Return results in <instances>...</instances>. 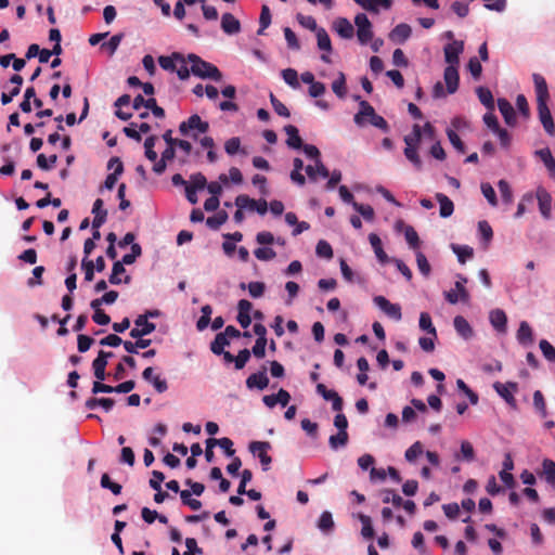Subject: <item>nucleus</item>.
I'll return each instance as SVG.
<instances>
[{
    "label": "nucleus",
    "mask_w": 555,
    "mask_h": 555,
    "mask_svg": "<svg viewBox=\"0 0 555 555\" xmlns=\"http://www.w3.org/2000/svg\"><path fill=\"white\" fill-rule=\"evenodd\" d=\"M532 79L537 94L538 114L544 130L550 134H555V125L547 106L550 99L548 88L545 78L540 74H533Z\"/></svg>",
    "instance_id": "nucleus-1"
},
{
    "label": "nucleus",
    "mask_w": 555,
    "mask_h": 555,
    "mask_svg": "<svg viewBox=\"0 0 555 555\" xmlns=\"http://www.w3.org/2000/svg\"><path fill=\"white\" fill-rule=\"evenodd\" d=\"M423 133L431 140L435 139V127L429 121H427L423 128L415 124L412 128V132L404 137V156L409 162L413 164L417 170H421L423 166L421 157L417 153Z\"/></svg>",
    "instance_id": "nucleus-2"
},
{
    "label": "nucleus",
    "mask_w": 555,
    "mask_h": 555,
    "mask_svg": "<svg viewBox=\"0 0 555 555\" xmlns=\"http://www.w3.org/2000/svg\"><path fill=\"white\" fill-rule=\"evenodd\" d=\"M188 61L191 63V73L203 79H212L215 81H220L222 79V74L219 68L201 59L198 55L194 53H190L188 55Z\"/></svg>",
    "instance_id": "nucleus-3"
},
{
    "label": "nucleus",
    "mask_w": 555,
    "mask_h": 555,
    "mask_svg": "<svg viewBox=\"0 0 555 555\" xmlns=\"http://www.w3.org/2000/svg\"><path fill=\"white\" fill-rule=\"evenodd\" d=\"M354 24L357 26V37L361 44L369 43L374 36L372 29V23L364 13H358L354 17Z\"/></svg>",
    "instance_id": "nucleus-4"
},
{
    "label": "nucleus",
    "mask_w": 555,
    "mask_h": 555,
    "mask_svg": "<svg viewBox=\"0 0 555 555\" xmlns=\"http://www.w3.org/2000/svg\"><path fill=\"white\" fill-rule=\"evenodd\" d=\"M134 387H135V382L132 380V379L126 380L124 383H120L119 385H117L115 387L111 386V385H106L104 383L93 382L92 393L93 395H96V393H100V392H104V393H112V392L128 393L131 390H133Z\"/></svg>",
    "instance_id": "nucleus-5"
},
{
    "label": "nucleus",
    "mask_w": 555,
    "mask_h": 555,
    "mask_svg": "<svg viewBox=\"0 0 555 555\" xmlns=\"http://www.w3.org/2000/svg\"><path fill=\"white\" fill-rule=\"evenodd\" d=\"M270 449H271V444L268 441H253L249 443V451L255 456L259 457L263 470H268L269 465L272 462L271 456L268 455V450H270Z\"/></svg>",
    "instance_id": "nucleus-6"
},
{
    "label": "nucleus",
    "mask_w": 555,
    "mask_h": 555,
    "mask_svg": "<svg viewBox=\"0 0 555 555\" xmlns=\"http://www.w3.org/2000/svg\"><path fill=\"white\" fill-rule=\"evenodd\" d=\"M374 304L390 319L400 321L402 318L401 307L398 304L390 302L384 296H375L373 299Z\"/></svg>",
    "instance_id": "nucleus-7"
},
{
    "label": "nucleus",
    "mask_w": 555,
    "mask_h": 555,
    "mask_svg": "<svg viewBox=\"0 0 555 555\" xmlns=\"http://www.w3.org/2000/svg\"><path fill=\"white\" fill-rule=\"evenodd\" d=\"M197 130L201 133H205L209 129V124L207 121L202 120V118L194 114L184 120L179 126V131L182 135H186L190 130Z\"/></svg>",
    "instance_id": "nucleus-8"
},
{
    "label": "nucleus",
    "mask_w": 555,
    "mask_h": 555,
    "mask_svg": "<svg viewBox=\"0 0 555 555\" xmlns=\"http://www.w3.org/2000/svg\"><path fill=\"white\" fill-rule=\"evenodd\" d=\"M235 205L238 208H248L250 210H256L259 215H264L268 210V203L266 199L256 201L244 194L238 195L235 198Z\"/></svg>",
    "instance_id": "nucleus-9"
},
{
    "label": "nucleus",
    "mask_w": 555,
    "mask_h": 555,
    "mask_svg": "<svg viewBox=\"0 0 555 555\" xmlns=\"http://www.w3.org/2000/svg\"><path fill=\"white\" fill-rule=\"evenodd\" d=\"M464 50V42L461 40H453V42L448 43L443 48L444 60L448 63V66L457 67L460 64V54Z\"/></svg>",
    "instance_id": "nucleus-10"
},
{
    "label": "nucleus",
    "mask_w": 555,
    "mask_h": 555,
    "mask_svg": "<svg viewBox=\"0 0 555 555\" xmlns=\"http://www.w3.org/2000/svg\"><path fill=\"white\" fill-rule=\"evenodd\" d=\"M495 391L513 408H516V399L513 395L517 390V384L507 382L505 384L496 382L493 384Z\"/></svg>",
    "instance_id": "nucleus-11"
},
{
    "label": "nucleus",
    "mask_w": 555,
    "mask_h": 555,
    "mask_svg": "<svg viewBox=\"0 0 555 555\" xmlns=\"http://www.w3.org/2000/svg\"><path fill=\"white\" fill-rule=\"evenodd\" d=\"M269 377L267 375V367L262 366L257 373L250 374L246 379V387L248 389L263 390L269 385Z\"/></svg>",
    "instance_id": "nucleus-12"
},
{
    "label": "nucleus",
    "mask_w": 555,
    "mask_h": 555,
    "mask_svg": "<svg viewBox=\"0 0 555 555\" xmlns=\"http://www.w3.org/2000/svg\"><path fill=\"white\" fill-rule=\"evenodd\" d=\"M537 199L541 215L548 219L552 212V196L544 188H538Z\"/></svg>",
    "instance_id": "nucleus-13"
},
{
    "label": "nucleus",
    "mask_w": 555,
    "mask_h": 555,
    "mask_svg": "<svg viewBox=\"0 0 555 555\" xmlns=\"http://www.w3.org/2000/svg\"><path fill=\"white\" fill-rule=\"evenodd\" d=\"M153 373H154V370L152 366L146 367L142 372L143 379L151 383L158 393H163V392L167 391L168 384H167L166 379H162L159 377V375H154Z\"/></svg>",
    "instance_id": "nucleus-14"
},
{
    "label": "nucleus",
    "mask_w": 555,
    "mask_h": 555,
    "mask_svg": "<svg viewBox=\"0 0 555 555\" xmlns=\"http://www.w3.org/2000/svg\"><path fill=\"white\" fill-rule=\"evenodd\" d=\"M443 78L447 86V91L450 94L456 92L459 88L460 75L457 67L455 66H447L443 73Z\"/></svg>",
    "instance_id": "nucleus-15"
},
{
    "label": "nucleus",
    "mask_w": 555,
    "mask_h": 555,
    "mask_svg": "<svg viewBox=\"0 0 555 555\" xmlns=\"http://www.w3.org/2000/svg\"><path fill=\"white\" fill-rule=\"evenodd\" d=\"M253 309V305L247 299H241L237 304V322L243 328H246L251 323V318L249 315L250 310Z\"/></svg>",
    "instance_id": "nucleus-16"
},
{
    "label": "nucleus",
    "mask_w": 555,
    "mask_h": 555,
    "mask_svg": "<svg viewBox=\"0 0 555 555\" xmlns=\"http://www.w3.org/2000/svg\"><path fill=\"white\" fill-rule=\"evenodd\" d=\"M498 108L508 126L516 125V113L512 104L504 98L498 100Z\"/></svg>",
    "instance_id": "nucleus-17"
},
{
    "label": "nucleus",
    "mask_w": 555,
    "mask_h": 555,
    "mask_svg": "<svg viewBox=\"0 0 555 555\" xmlns=\"http://www.w3.org/2000/svg\"><path fill=\"white\" fill-rule=\"evenodd\" d=\"M412 34V28L405 23L398 24L389 34V39L393 42L403 43Z\"/></svg>",
    "instance_id": "nucleus-18"
},
{
    "label": "nucleus",
    "mask_w": 555,
    "mask_h": 555,
    "mask_svg": "<svg viewBox=\"0 0 555 555\" xmlns=\"http://www.w3.org/2000/svg\"><path fill=\"white\" fill-rule=\"evenodd\" d=\"M376 115V112L374 107L367 102V101H361L360 102V111L354 115V122L359 127H363L365 125V118L367 117L369 120Z\"/></svg>",
    "instance_id": "nucleus-19"
},
{
    "label": "nucleus",
    "mask_w": 555,
    "mask_h": 555,
    "mask_svg": "<svg viewBox=\"0 0 555 555\" xmlns=\"http://www.w3.org/2000/svg\"><path fill=\"white\" fill-rule=\"evenodd\" d=\"M221 28L228 35H234L241 31L240 21L231 13H224L221 17Z\"/></svg>",
    "instance_id": "nucleus-20"
},
{
    "label": "nucleus",
    "mask_w": 555,
    "mask_h": 555,
    "mask_svg": "<svg viewBox=\"0 0 555 555\" xmlns=\"http://www.w3.org/2000/svg\"><path fill=\"white\" fill-rule=\"evenodd\" d=\"M334 29L344 39H351L354 35L353 25L346 17H338L334 22Z\"/></svg>",
    "instance_id": "nucleus-21"
},
{
    "label": "nucleus",
    "mask_w": 555,
    "mask_h": 555,
    "mask_svg": "<svg viewBox=\"0 0 555 555\" xmlns=\"http://www.w3.org/2000/svg\"><path fill=\"white\" fill-rule=\"evenodd\" d=\"M491 325L500 333L506 331L507 317L501 309H494L489 315Z\"/></svg>",
    "instance_id": "nucleus-22"
},
{
    "label": "nucleus",
    "mask_w": 555,
    "mask_h": 555,
    "mask_svg": "<svg viewBox=\"0 0 555 555\" xmlns=\"http://www.w3.org/2000/svg\"><path fill=\"white\" fill-rule=\"evenodd\" d=\"M454 328L464 339H469L474 335V331L467 320L462 315H456L453 320Z\"/></svg>",
    "instance_id": "nucleus-23"
},
{
    "label": "nucleus",
    "mask_w": 555,
    "mask_h": 555,
    "mask_svg": "<svg viewBox=\"0 0 555 555\" xmlns=\"http://www.w3.org/2000/svg\"><path fill=\"white\" fill-rule=\"evenodd\" d=\"M158 63L163 69L175 72L178 63H183V54L175 52L170 56H159Z\"/></svg>",
    "instance_id": "nucleus-24"
},
{
    "label": "nucleus",
    "mask_w": 555,
    "mask_h": 555,
    "mask_svg": "<svg viewBox=\"0 0 555 555\" xmlns=\"http://www.w3.org/2000/svg\"><path fill=\"white\" fill-rule=\"evenodd\" d=\"M284 131L288 137L286 140V144L295 150L301 149L304 143L301 138L299 137L298 129L293 125H287L284 127Z\"/></svg>",
    "instance_id": "nucleus-25"
},
{
    "label": "nucleus",
    "mask_w": 555,
    "mask_h": 555,
    "mask_svg": "<svg viewBox=\"0 0 555 555\" xmlns=\"http://www.w3.org/2000/svg\"><path fill=\"white\" fill-rule=\"evenodd\" d=\"M535 155L543 162L551 177H555V158L553 157L551 150L548 147L538 150L535 151Z\"/></svg>",
    "instance_id": "nucleus-26"
},
{
    "label": "nucleus",
    "mask_w": 555,
    "mask_h": 555,
    "mask_svg": "<svg viewBox=\"0 0 555 555\" xmlns=\"http://www.w3.org/2000/svg\"><path fill=\"white\" fill-rule=\"evenodd\" d=\"M115 404L114 399L112 398H95L91 397L86 401V408L89 410H94L98 406H102L105 412H109Z\"/></svg>",
    "instance_id": "nucleus-27"
},
{
    "label": "nucleus",
    "mask_w": 555,
    "mask_h": 555,
    "mask_svg": "<svg viewBox=\"0 0 555 555\" xmlns=\"http://www.w3.org/2000/svg\"><path fill=\"white\" fill-rule=\"evenodd\" d=\"M436 198L440 205V210H439L440 216L442 218L450 217L454 211L453 202L447 195H444L442 193H437Z\"/></svg>",
    "instance_id": "nucleus-28"
},
{
    "label": "nucleus",
    "mask_w": 555,
    "mask_h": 555,
    "mask_svg": "<svg viewBox=\"0 0 555 555\" xmlns=\"http://www.w3.org/2000/svg\"><path fill=\"white\" fill-rule=\"evenodd\" d=\"M370 244L372 245L374 253L382 263H386L388 261V256L383 249L382 241L379 236L375 233H371L369 235Z\"/></svg>",
    "instance_id": "nucleus-29"
},
{
    "label": "nucleus",
    "mask_w": 555,
    "mask_h": 555,
    "mask_svg": "<svg viewBox=\"0 0 555 555\" xmlns=\"http://www.w3.org/2000/svg\"><path fill=\"white\" fill-rule=\"evenodd\" d=\"M545 481L555 487V462L551 459H544L542 462V473Z\"/></svg>",
    "instance_id": "nucleus-30"
},
{
    "label": "nucleus",
    "mask_w": 555,
    "mask_h": 555,
    "mask_svg": "<svg viewBox=\"0 0 555 555\" xmlns=\"http://www.w3.org/2000/svg\"><path fill=\"white\" fill-rule=\"evenodd\" d=\"M113 162H117V167L114 169V172L107 175L105 181H104V188L107 190H112L117 180L118 176H120L124 171V165L119 157H114Z\"/></svg>",
    "instance_id": "nucleus-31"
},
{
    "label": "nucleus",
    "mask_w": 555,
    "mask_h": 555,
    "mask_svg": "<svg viewBox=\"0 0 555 555\" xmlns=\"http://www.w3.org/2000/svg\"><path fill=\"white\" fill-rule=\"evenodd\" d=\"M477 96L479 101L486 106L489 111H494V99L492 92L486 87H478L476 89Z\"/></svg>",
    "instance_id": "nucleus-32"
},
{
    "label": "nucleus",
    "mask_w": 555,
    "mask_h": 555,
    "mask_svg": "<svg viewBox=\"0 0 555 555\" xmlns=\"http://www.w3.org/2000/svg\"><path fill=\"white\" fill-rule=\"evenodd\" d=\"M317 40H318V48L322 51H325L326 53H331L332 48V41L324 28H319L317 30Z\"/></svg>",
    "instance_id": "nucleus-33"
},
{
    "label": "nucleus",
    "mask_w": 555,
    "mask_h": 555,
    "mask_svg": "<svg viewBox=\"0 0 555 555\" xmlns=\"http://www.w3.org/2000/svg\"><path fill=\"white\" fill-rule=\"evenodd\" d=\"M230 345V340L224 334L218 333L215 339L210 343V350L212 353L220 356L224 351V347Z\"/></svg>",
    "instance_id": "nucleus-34"
},
{
    "label": "nucleus",
    "mask_w": 555,
    "mask_h": 555,
    "mask_svg": "<svg viewBox=\"0 0 555 555\" xmlns=\"http://www.w3.org/2000/svg\"><path fill=\"white\" fill-rule=\"evenodd\" d=\"M228 220V212L225 210H219L216 215L208 217L206 224L211 230H218Z\"/></svg>",
    "instance_id": "nucleus-35"
},
{
    "label": "nucleus",
    "mask_w": 555,
    "mask_h": 555,
    "mask_svg": "<svg viewBox=\"0 0 555 555\" xmlns=\"http://www.w3.org/2000/svg\"><path fill=\"white\" fill-rule=\"evenodd\" d=\"M333 92L340 99L346 96V77L344 73H338V77L332 83Z\"/></svg>",
    "instance_id": "nucleus-36"
},
{
    "label": "nucleus",
    "mask_w": 555,
    "mask_h": 555,
    "mask_svg": "<svg viewBox=\"0 0 555 555\" xmlns=\"http://www.w3.org/2000/svg\"><path fill=\"white\" fill-rule=\"evenodd\" d=\"M517 339L520 344L532 343V330L526 321H522L519 325Z\"/></svg>",
    "instance_id": "nucleus-37"
},
{
    "label": "nucleus",
    "mask_w": 555,
    "mask_h": 555,
    "mask_svg": "<svg viewBox=\"0 0 555 555\" xmlns=\"http://www.w3.org/2000/svg\"><path fill=\"white\" fill-rule=\"evenodd\" d=\"M359 519L362 524L361 534L364 539L371 540L374 538V529L372 526L371 517L364 514L359 515Z\"/></svg>",
    "instance_id": "nucleus-38"
},
{
    "label": "nucleus",
    "mask_w": 555,
    "mask_h": 555,
    "mask_svg": "<svg viewBox=\"0 0 555 555\" xmlns=\"http://www.w3.org/2000/svg\"><path fill=\"white\" fill-rule=\"evenodd\" d=\"M348 433L347 431H338L336 435H332L328 439L330 447L333 450H337L340 447H345L348 443Z\"/></svg>",
    "instance_id": "nucleus-39"
},
{
    "label": "nucleus",
    "mask_w": 555,
    "mask_h": 555,
    "mask_svg": "<svg viewBox=\"0 0 555 555\" xmlns=\"http://www.w3.org/2000/svg\"><path fill=\"white\" fill-rule=\"evenodd\" d=\"M404 237L409 244V246L412 248V249H417L421 245V240H420V236L417 234V232L415 231V229L411 225H408L404 230Z\"/></svg>",
    "instance_id": "nucleus-40"
},
{
    "label": "nucleus",
    "mask_w": 555,
    "mask_h": 555,
    "mask_svg": "<svg viewBox=\"0 0 555 555\" xmlns=\"http://www.w3.org/2000/svg\"><path fill=\"white\" fill-rule=\"evenodd\" d=\"M224 151L228 155H235L238 152L246 154L244 150H241V139L238 137L230 138L224 143Z\"/></svg>",
    "instance_id": "nucleus-41"
},
{
    "label": "nucleus",
    "mask_w": 555,
    "mask_h": 555,
    "mask_svg": "<svg viewBox=\"0 0 555 555\" xmlns=\"http://www.w3.org/2000/svg\"><path fill=\"white\" fill-rule=\"evenodd\" d=\"M180 498L184 505L189 506L193 511H198L202 507V502L196 499H192V493L189 490L180 491Z\"/></svg>",
    "instance_id": "nucleus-42"
},
{
    "label": "nucleus",
    "mask_w": 555,
    "mask_h": 555,
    "mask_svg": "<svg viewBox=\"0 0 555 555\" xmlns=\"http://www.w3.org/2000/svg\"><path fill=\"white\" fill-rule=\"evenodd\" d=\"M453 251L456 254L457 259L461 263H464L468 258H472L474 255V250L472 247L464 245H452Z\"/></svg>",
    "instance_id": "nucleus-43"
},
{
    "label": "nucleus",
    "mask_w": 555,
    "mask_h": 555,
    "mask_svg": "<svg viewBox=\"0 0 555 555\" xmlns=\"http://www.w3.org/2000/svg\"><path fill=\"white\" fill-rule=\"evenodd\" d=\"M106 366L107 364L100 359L95 358L92 362L93 374L96 378L95 382L102 383L106 378Z\"/></svg>",
    "instance_id": "nucleus-44"
},
{
    "label": "nucleus",
    "mask_w": 555,
    "mask_h": 555,
    "mask_svg": "<svg viewBox=\"0 0 555 555\" xmlns=\"http://www.w3.org/2000/svg\"><path fill=\"white\" fill-rule=\"evenodd\" d=\"M318 527L323 532H328L334 528V520L330 512L325 511L321 514Z\"/></svg>",
    "instance_id": "nucleus-45"
},
{
    "label": "nucleus",
    "mask_w": 555,
    "mask_h": 555,
    "mask_svg": "<svg viewBox=\"0 0 555 555\" xmlns=\"http://www.w3.org/2000/svg\"><path fill=\"white\" fill-rule=\"evenodd\" d=\"M282 77L284 81L291 86L294 89H297L300 87L298 81V74L297 70L294 68H286L282 70Z\"/></svg>",
    "instance_id": "nucleus-46"
},
{
    "label": "nucleus",
    "mask_w": 555,
    "mask_h": 555,
    "mask_svg": "<svg viewBox=\"0 0 555 555\" xmlns=\"http://www.w3.org/2000/svg\"><path fill=\"white\" fill-rule=\"evenodd\" d=\"M420 327L423 331H426L428 334L433 335L434 337L437 336L436 327L433 325L431 318L429 313L422 312L420 315Z\"/></svg>",
    "instance_id": "nucleus-47"
},
{
    "label": "nucleus",
    "mask_w": 555,
    "mask_h": 555,
    "mask_svg": "<svg viewBox=\"0 0 555 555\" xmlns=\"http://www.w3.org/2000/svg\"><path fill=\"white\" fill-rule=\"evenodd\" d=\"M539 347L541 349L543 357L548 362L555 363V348L552 346V344L546 339H541Z\"/></svg>",
    "instance_id": "nucleus-48"
},
{
    "label": "nucleus",
    "mask_w": 555,
    "mask_h": 555,
    "mask_svg": "<svg viewBox=\"0 0 555 555\" xmlns=\"http://www.w3.org/2000/svg\"><path fill=\"white\" fill-rule=\"evenodd\" d=\"M326 401H332V409L336 412H340L343 410V399L335 390H328L326 395L323 397Z\"/></svg>",
    "instance_id": "nucleus-49"
},
{
    "label": "nucleus",
    "mask_w": 555,
    "mask_h": 555,
    "mask_svg": "<svg viewBox=\"0 0 555 555\" xmlns=\"http://www.w3.org/2000/svg\"><path fill=\"white\" fill-rule=\"evenodd\" d=\"M315 253L319 257L325 258V259H332L333 258V248L324 240H320L315 247Z\"/></svg>",
    "instance_id": "nucleus-50"
},
{
    "label": "nucleus",
    "mask_w": 555,
    "mask_h": 555,
    "mask_svg": "<svg viewBox=\"0 0 555 555\" xmlns=\"http://www.w3.org/2000/svg\"><path fill=\"white\" fill-rule=\"evenodd\" d=\"M498 188L502 197V201L505 204H511L513 202V192L506 180H500L498 182Z\"/></svg>",
    "instance_id": "nucleus-51"
},
{
    "label": "nucleus",
    "mask_w": 555,
    "mask_h": 555,
    "mask_svg": "<svg viewBox=\"0 0 555 555\" xmlns=\"http://www.w3.org/2000/svg\"><path fill=\"white\" fill-rule=\"evenodd\" d=\"M134 325L139 326L145 336L153 333L156 328L155 323L149 322V320H146V315H138V318L134 320Z\"/></svg>",
    "instance_id": "nucleus-52"
},
{
    "label": "nucleus",
    "mask_w": 555,
    "mask_h": 555,
    "mask_svg": "<svg viewBox=\"0 0 555 555\" xmlns=\"http://www.w3.org/2000/svg\"><path fill=\"white\" fill-rule=\"evenodd\" d=\"M57 155L53 154L49 158L46 157L44 154H39L37 156V166L42 170H50L56 163Z\"/></svg>",
    "instance_id": "nucleus-53"
},
{
    "label": "nucleus",
    "mask_w": 555,
    "mask_h": 555,
    "mask_svg": "<svg viewBox=\"0 0 555 555\" xmlns=\"http://www.w3.org/2000/svg\"><path fill=\"white\" fill-rule=\"evenodd\" d=\"M447 135L450 143L459 153L464 154L466 152L463 141L454 130L447 129Z\"/></svg>",
    "instance_id": "nucleus-54"
},
{
    "label": "nucleus",
    "mask_w": 555,
    "mask_h": 555,
    "mask_svg": "<svg viewBox=\"0 0 555 555\" xmlns=\"http://www.w3.org/2000/svg\"><path fill=\"white\" fill-rule=\"evenodd\" d=\"M423 452V444L416 441L405 451L404 456L408 462H414Z\"/></svg>",
    "instance_id": "nucleus-55"
},
{
    "label": "nucleus",
    "mask_w": 555,
    "mask_h": 555,
    "mask_svg": "<svg viewBox=\"0 0 555 555\" xmlns=\"http://www.w3.org/2000/svg\"><path fill=\"white\" fill-rule=\"evenodd\" d=\"M260 27L257 31L258 35H262L263 30L269 27L271 24V13L270 9L267 5H263L261 9L260 17H259Z\"/></svg>",
    "instance_id": "nucleus-56"
},
{
    "label": "nucleus",
    "mask_w": 555,
    "mask_h": 555,
    "mask_svg": "<svg viewBox=\"0 0 555 555\" xmlns=\"http://www.w3.org/2000/svg\"><path fill=\"white\" fill-rule=\"evenodd\" d=\"M352 207L358 211L365 220L371 221L374 219V209L370 205H363L359 203H352Z\"/></svg>",
    "instance_id": "nucleus-57"
},
{
    "label": "nucleus",
    "mask_w": 555,
    "mask_h": 555,
    "mask_svg": "<svg viewBox=\"0 0 555 555\" xmlns=\"http://www.w3.org/2000/svg\"><path fill=\"white\" fill-rule=\"evenodd\" d=\"M416 263L420 272L424 276H428L430 274L431 268L426 258V256L422 251H416Z\"/></svg>",
    "instance_id": "nucleus-58"
},
{
    "label": "nucleus",
    "mask_w": 555,
    "mask_h": 555,
    "mask_svg": "<svg viewBox=\"0 0 555 555\" xmlns=\"http://www.w3.org/2000/svg\"><path fill=\"white\" fill-rule=\"evenodd\" d=\"M533 405L535 410L541 414L542 417L546 416V404L543 393L540 390L533 392Z\"/></svg>",
    "instance_id": "nucleus-59"
},
{
    "label": "nucleus",
    "mask_w": 555,
    "mask_h": 555,
    "mask_svg": "<svg viewBox=\"0 0 555 555\" xmlns=\"http://www.w3.org/2000/svg\"><path fill=\"white\" fill-rule=\"evenodd\" d=\"M126 269L122 266V262L115 261L112 269V274L108 279L109 283L113 285H118L121 283V280L119 279V275L125 273Z\"/></svg>",
    "instance_id": "nucleus-60"
},
{
    "label": "nucleus",
    "mask_w": 555,
    "mask_h": 555,
    "mask_svg": "<svg viewBox=\"0 0 555 555\" xmlns=\"http://www.w3.org/2000/svg\"><path fill=\"white\" fill-rule=\"evenodd\" d=\"M456 386H457L459 390L463 391V392L467 396V398H468L469 402H470L473 405H476V404L478 403V400H479L478 395H477L476 392H474V391H473V390H472V389H470V388L465 384V382H464L463 379H457V380H456Z\"/></svg>",
    "instance_id": "nucleus-61"
},
{
    "label": "nucleus",
    "mask_w": 555,
    "mask_h": 555,
    "mask_svg": "<svg viewBox=\"0 0 555 555\" xmlns=\"http://www.w3.org/2000/svg\"><path fill=\"white\" fill-rule=\"evenodd\" d=\"M481 192L491 206L498 205V198H496L495 191L490 183H488V182L481 183Z\"/></svg>",
    "instance_id": "nucleus-62"
},
{
    "label": "nucleus",
    "mask_w": 555,
    "mask_h": 555,
    "mask_svg": "<svg viewBox=\"0 0 555 555\" xmlns=\"http://www.w3.org/2000/svg\"><path fill=\"white\" fill-rule=\"evenodd\" d=\"M478 231L486 244H488L492 240L493 231L488 221H486V220L479 221L478 222Z\"/></svg>",
    "instance_id": "nucleus-63"
},
{
    "label": "nucleus",
    "mask_w": 555,
    "mask_h": 555,
    "mask_svg": "<svg viewBox=\"0 0 555 555\" xmlns=\"http://www.w3.org/2000/svg\"><path fill=\"white\" fill-rule=\"evenodd\" d=\"M383 494L384 503L391 502L396 507H400L402 505V498L399 494H397L393 490L386 489L383 491Z\"/></svg>",
    "instance_id": "nucleus-64"
}]
</instances>
